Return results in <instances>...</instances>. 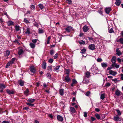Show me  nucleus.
<instances>
[{"label":"nucleus","instance_id":"nucleus-64","mask_svg":"<svg viewBox=\"0 0 123 123\" xmlns=\"http://www.w3.org/2000/svg\"><path fill=\"white\" fill-rule=\"evenodd\" d=\"M120 75L121 76V79L122 80H123V74H121Z\"/></svg>","mask_w":123,"mask_h":123},{"label":"nucleus","instance_id":"nucleus-6","mask_svg":"<svg viewBox=\"0 0 123 123\" xmlns=\"http://www.w3.org/2000/svg\"><path fill=\"white\" fill-rule=\"evenodd\" d=\"M109 73L110 74L112 75L113 76H115L117 73L116 71L112 70H110L109 71Z\"/></svg>","mask_w":123,"mask_h":123},{"label":"nucleus","instance_id":"nucleus-44","mask_svg":"<svg viewBox=\"0 0 123 123\" xmlns=\"http://www.w3.org/2000/svg\"><path fill=\"white\" fill-rule=\"evenodd\" d=\"M48 70L52 71V68L51 67L49 66L47 67Z\"/></svg>","mask_w":123,"mask_h":123},{"label":"nucleus","instance_id":"nucleus-9","mask_svg":"<svg viewBox=\"0 0 123 123\" xmlns=\"http://www.w3.org/2000/svg\"><path fill=\"white\" fill-rule=\"evenodd\" d=\"M111 11V9L110 7H106L105 9V11L106 13L108 14Z\"/></svg>","mask_w":123,"mask_h":123},{"label":"nucleus","instance_id":"nucleus-32","mask_svg":"<svg viewBox=\"0 0 123 123\" xmlns=\"http://www.w3.org/2000/svg\"><path fill=\"white\" fill-rule=\"evenodd\" d=\"M79 43L80 44H85V42L83 40H80V41H79Z\"/></svg>","mask_w":123,"mask_h":123},{"label":"nucleus","instance_id":"nucleus-15","mask_svg":"<svg viewBox=\"0 0 123 123\" xmlns=\"http://www.w3.org/2000/svg\"><path fill=\"white\" fill-rule=\"evenodd\" d=\"M72 83L71 84V86L72 87H73L74 85L77 83V81L75 79H73L72 80Z\"/></svg>","mask_w":123,"mask_h":123},{"label":"nucleus","instance_id":"nucleus-28","mask_svg":"<svg viewBox=\"0 0 123 123\" xmlns=\"http://www.w3.org/2000/svg\"><path fill=\"white\" fill-rule=\"evenodd\" d=\"M5 52L4 55L5 56H8L9 55L10 51L9 50H6V51Z\"/></svg>","mask_w":123,"mask_h":123},{"label":"nucleus","instance_id":"nucleus-10","mask_svg":"<svg viewBox=\"0 0 123 123\" xmlns=\"http://www.w3.org/2000/svg\"><path fill=\"white\" fill-rule=\"evenodd\" d=\"M86 77H85L83 81H82V83L84 84H87L88 83H89V81L88 79H86Z\"/></svg>","mask_w":123,"mask_h":123},{"label":"nucleus","instance_id":"nucleus-22","mask_svg":"<svg viewBox=\"0 0 123 123\" xmlns=\"http://www.w3.org/2000/svg\"><path fill=\"white\" fill-rule=\"evenodd\" d=\"M101 66L104 68H106L107 66V64L104 62L102 63H101Z\"/></svg>","mask_w":123,"mask_h":123},{"label":"nucleus","instance_id":"nucleus-60","mask_svg":"<svg viewBox=\"0 0 123 123\" xmlns=\"http://www.w3.org/2000/svg\"><path fill=\"white\" fill-rule=\"evenodd\" d=\"M2 123H10L9 121H3Z\"/></svg>","mask_w":123,"mask_h":123},{"label":"nucleus","instance_id":"nucleus-8","mask_svg":"<svg viewBox=\"0 0 123 123\" xmlns=\"http://www.w3.org/2000/svg\"><path fill=\"white\" fill-rule=\"evenodd\" d=\"M18 83L19 85L21 86H23L24 85V82L22 80H20L18 81Z\"/></svg>","mask_w":123,"mask_h":123},{"label":"nucleus","instance_id":"nucleus-46","mask_svg":"<svg viewBox=\"0 0 123 123\" xmlns=\"http://www.w3.org/2000/svg\"><path fill=\"white\" fill-rule=\"evenodd\" d=\"M15 29L17 31H18L19 30V26L16 25L15 26Z\"/></svg>","mask_w":123,"mask_h":123},{"label":"nucleus","instance_id":"nucleus-47","mask_svg":"<svg viewBox=\"0 0 123 123\" xmlns=\"http://www.w3.org/2000/svg\"><path fill=\"white\" fill-rule=\"evenodd\" d=\"M51 38V37L50 36H49L48 38L47 39V43L49 44V40Z\"/></svg>","mask_w":123,"mask_h":123},{"label":"nucleus","instance_id":"nucleus-12","mask_svg":"<svg viewBox=\"0 0 123 123\" xmlns=\"http://www.w3.org/2000/svg\"><path fill=\"white\" fill-rule=\"evenodd\" d=\"M89 29V28L86 25H85L83 28V30L84 32H86Z\"/></svg>","mask_w":123,"mask_h":123},{"label":"nucleus","instance_id":"nucleus-5","mask_svg":"<svg viewBox=\"0 0 123 123\" xmlns=\"http://www.w3.org/2000/svg\"><path fill=\"white\" fill-rule=\"evenodd\" d=\"M95 45L94 44H91L89 45L88 48L91 50H93L95 49Z\"/></svg>","mask_w":123,"mask_h":123},{"label":"nucleus","instance_id":"nucleus-30","mask_svg":"<svg viewBox=\"0 0 123 123\" xmlns=\"http://www.w3.org/2000/svg\"><path fill=\"white\" fill-rule=\"evenodd\" d=\"M39 7L41 9H42L44 8V6L42 4H39L38 5Z\"/></svg>","mask_w":123,"mask_h":123},{"label":"nucleus","instance_id":"nucleus-63","mask_svg":"<svg viewBox=\"0 0 123 123\" xmlns=\"http://www.w3.org/2000/svg\"><path fill=\"white\" fill-rule=\"evenodd\" d=\"M95 111L97 112H98L100 111L99 109L98 108H96L95 109Z\"/></svg>","mask_w":123,"mask_h":123},{"label":"nucleus","instance_id":"nucleus-3","mask_svg":"<svg viewBox=\"0 0 123 123\" xmlns=\"http://www.w3.org/2000/svg\"><path fill=\"white\" fill-rule=\"evenodd\" d=\"M6 86L5 85L3 84H1L0 85V92H2L3 91V89L5 88Z\"/></svg>","mask_w":123,"mask_h":123},{"label":"nucleus","instance_id":"nucleus-27","mask_svg":"<svg viewBox=\"0 0 123 123\" xmlns=\"http://www.w3.org/2000/svg\"><path fill=\"white\" fill-rule=\"evenodd\" d=\"M121 93V92L119 91V90H117L116 91L115 93L116 95L119 96Z\"/></svg>","mask_w":123,"mask_h":123},{"label":"nucleus","instance_id":"nucleus-29","mask_svg":"<svg viewBox=\"0 0 123 123\" xmlns=\"http://www.w3.org/2000/svg\"><path fill=\"white\" fill-rule=\"evenodd\" d=\"M23 53V51L22 49H20L18 51V54L19 55H21Z\"/></svg>","mask_w":123,"mask_h":123},{"label":"nucleus","instance_id":"nucleus-58","mask_svg":"<svg viewBox=\"0 0 123 123\" xmlns=\"http://www.w3.org/2000/svg\"><path fill=\"white\" fill-rule=\"evenodd\" d=\"M87 116V113L86 112H84V116L85 117H86Z\"/></svg>","mask_w":123,"mask_h":123},{"label":"nucleus","instance_id":"nucleus-16","mask_svg":"<svg viewBox=\"0 0 123 123\" xmlns=\"http://www.w3.org/2000/svg\"><path fill=\"white\" fill-rule=\"evenodd\" d=\"M6 92L8 94L10 95L13 94L14 93V92L12 90L10 91L8 89L6 90Z\"/></svg>","mask_w":123,"mask_h":123},{"label":"nucleus","instance_id":"nucleus-36","mask_svg":"<svg viewBox=\"0 0 123 123\" xmlns=\"http://www.w3.org/2000/svg\"><path fill=\"white\" fill-rule=\"evenodd\" d=\"M60 67V66H56L55 68L54 69V71H56L57 70L59 69Z\"/></svg>","mask_w":123,"mask_h":123},{"label":"nucleus","instance_id":"nucleus-21","mask_svg":"<svg viewBox=\"0 0 123 123\" xmlns=\"http://www.w3.org/2000/svg\"><path fill=\"white\" fill-rule=\"evenodd\" d=\"M121 3V1L120 0H117L115 4L117 6H119Z\"/></svg>","mask_w":123,"mask_h":123},{"label":"nucleus","instance_id":"nucleus-25","mask_svg":"<svg viewBox=\"0 0 123 123\" xmlns=\"http://www.w3.org/2000/svg\"><path fill=\"white\" fill-rule=\"evenodd\" d=\"M46 63L45 62H43V63L42 67L43 68L45 69L46 68Z\"/></svg>","mask_w":123,"mask_h":123},{"label":"nucleus","instance_id":"nucleus-18","mask_svg":"<svg viewBox=\"0 0 123 123\" xmlns=\"http://www.w3.org/2000/svg\"><path fill=\"white\" fill-rule=\"evenodd\" d=\"M70 80L71 79L70 78L67 76L65 77V80L64 81L66 82H69Z\"/></svg>","mask_w":123,"mask_h":123},{"label":"nucleus","instance_id":"nucleus-26","mask_svg":"<svg viewBox=\"0 0 123 123\" xmlns=\"http://www.w3.org/2000/svg\"><path fill=\"white\" fill-rule=\"evenodd\" d=\"M85 74L86 75V77L87 78H88L90 76V73L89 72H87L85 73Z\"/></svg>","mask_w":123,"mask_h":123},{"label":"nucleus","instance_id":"nucleus-55","mask_svg":"<svg viewBox=\"0 0 123 123\" xmlns=\"http://www.w3.org/2000/svg\"><path fill=\"white\" fill-rule=\"evenodd\" d=\"M32 42L34 43H36L37 41V39H33L32 40Z\"/></svg>","mask_w":123,"mask_h":123},{"label":"nucleus","instance_id":"nucleus-33","mask_svg":"<svg viewBox=\"0 0 123 123\" xmlns=\"http://www.w3.org/2000/svg\"><path fill=\"white\" fill-rule=\"evenodd\" d=\"M11 64V62H9L7 64L6 66V68H8Z\"/></svg>","mask_w":123,"mask_h":123},{"label":"nucleus","instance_id":"nucleus-34","mask_svg":"<svg viewBox=\"0 0 123 123\" xmlns=\"http://www.w3.org/2000/svg\"><path fill=\"white\" fill-rule=\"evenodd\" d=\"M117 42H120L121 43L123 44V38H121L118 40H117Z\"/></svg>","mask_w":123,"mask_h":123},{"label":"nucleus","instance_id":"nucleus-41","mask_svg":"<svg viewBox=\"0 0 123 123\" xmlns=\"http://www.w3.org/2000/svg\"><path fill=\"white\" fill-rule=\"evenodd\" d=\"M108 32L110 33H111L114 32L113 29L112 28H111L109 30Z\"/></svg>","mask_w":123,"mask_h":123},{"label":"nucleus","instance_id":"nucleus-59","mask_svg":"<svg viewBox=\"0 0 123 123\" xmlns=\"http://www.w3.org/2000/svg\"><path fill=\"white\" fill-rule=\"evenodd\" d=\"M14 42L16 43L17 44H18V45H19L20 44L18 42V41L16 39H15L14 41Z\"/></svg>","mask_w":123,"mask_h":123},{"label":"nucleus","instance_id":"nucleus-7","mask_svg":"<svg viewBox=\"0 0 123 123\" xmlns=\"http://www.w3.org/2000/svg\"><path fill=\"white\" fill-rule=\"evenodd\" d=\"M100 98L101 99L103 100L105 98V94L103 93V91L101 92L100 93Z\"/></svg>","mask_w":123,"mask_h":123},{"label":"nucleus","instance_id":"nucleus-37","mask_svg":"<svg viewBox=\"0 0 123 123\" xmlns=\"http://www.w3.org/2000/svg\"><path fill=\"white\" fill-rule=\"evenodd\" d=\"M86 51V50L85 49H83L81 50L80 53L82 54L84 53Z\"/></svg>","mask_w":123,"mask_h":123},{"label":"nucleus","instance_id":"nucleus-57","mask_svg":"<svg viewBox=\"0 0 123 123\" xmlns=\"http://www.w3.org/2000/svg\"><path fill=\"white\" fill-rule=\"evenodd\" d=\"M68 3L69 4H71L72 3V1L71 0H66Z\"/></svg>","mask_w":123,"mask_h":123},{"label":"nucleus","instance_id":"nucleus-11","mask_svg":"<svg viewBox=\"0 0 123 123\" xmlns=\"http://www.w3.org/2000/svg\"><path fill=\"white\" fill-rule=\"evenodd\" d=\"M57 118L58 120L62 122L63 120V118L61 116L59 115L57 116Z\"/></svg>","mask_w":123,"mask_h":123},{"label":"nucleus","instance_id":"nucleus-23","mask_svg":"<svg viewBox=\"0 0 123 123\" xmlns=\"http://www.w3.org/2000/svg\"><path fill=\"white\" fill-rule=\"evenodd\" d=\"M59 93L61 95H62L64 94V90L63 89H60L59 90Z\"/></svg>","mask_w":123,"mask_h":123},{"label":"nucleus","instance_id":"nucleus-13","mask_svg":"<svg viewBox=\"0 0 123 123\" xmlns=\"http://www.w3.org/2000/svg\"><path fill=\"white\" fill-rule=\"evenodd\" d=\"M114 120L115 121H120L121 120V118L118 116H115L114 117Z\"/></svg>","mask_w":123,"mask_h":123},{"label":"nucleus","instance_id":"nucleus-39","mask_svg":"<svg viewBox=\"0 0 123 123\" xmlns=\"http://www.w3.org/2000/svg\"><path fill=\"white\" fill-rule=\"evenodd\" d=\"M116 111L117 114V115L118 116H120L121 115V113L120 111L119 110H117Z\"/></svg>","mask_w":123,"mask_h":123},{"label":"nucleus","instance_id":"nucleus-14","mask_svg":"<svg viewBox=\"0 0 123 123\" xmlns=\"http://www.w3.org/2000/svg\"><path fill=\"white\" fill-rule=\"evenodd\" d=\"M30 70L31 72L33 73H35V69L34 67L33 66H32L30 67Z\"/></svg>","mask_w":123,"mask_h":123},{"label":"nucleus","instance_id":"nucleus-2","mask_svg":"<svg viewBox=\"0 0 123 123\" xmlns=\"http://www.w3.org/2000/svg\"><path fill=\"white\" fill-rule=\"evenodd\" d=\"M65 30L68 32H69L73 31L74 29L73 27H71L70 26H68L67 27Z\"/></svg>","mask_w":123,"mask_h":123},{"label":"nucleus","instance_id":"nucleus-50","mask_svg":"<svg viewBox=\"0 0 123 123\" xmlns=\"http://www.w3.org/2000/svg\"><path fill=\"white\" fill-rule=\"evenodd\" d=\"M54 53V50H51L50 51V54L51 55H53V54Z\"/></svg>","mask_w":123,"mask_h":123},{"label":"nucleus","instance_id":"nucleus-35","mask_svg":"<svg viewBox=\"0 0 123 123\" xmlns=\"http://www.w3.org/2000/svg\"><path fill=\"white\" fill-rule=\"evenodd\" d=\"M30 33V29L28 28H27L26 29V31L25 32V34H28Z\"/></svg>","mask_w":123,"mask_h":123},{"label":"nucleus","instance_id":"nucleus-62","mask_svg":"<svg viewBox=\"0 0 123 123\" xmlns=\"http://www.w3.org/2000/svg\"><path fill=\"white\" fill-rule=\"evenodd\" d=\"M58 57V55L56 54L55 55V56H54V58L55 59H56Z\"/></svg>","mask_w":123,"mask_h":123},{"label":"nucleus","instance_id":"nucleus-1","mask_svg":"<svg viewBox=\"0 0 123 123\" xmlns=\"http://www.w3.org/2000/svg\"><path fill=\"white\" fill-rule=\"evenodd\" d=\"M98 69V68L97 67L96 65H93L91 68L90 69V70L92 72H95L97 71Z\"/></svg>","mask_w":123,"mask_h":123},{"label":"nucleus","instance_id":"nucleus-61","mask_svg":"<svg viewBox=\"0 0 123 123\" xmlns=\"http://www.w3.org/2000/svg\"><path fill=\"white\" fill-rule=\"evenodd\" d=\"M90 92L89 91H88L86 92V96H88L89 95V94H90Z\"/></svg>","mask_w":123,"mask_h":123},{"label":"nucleus","instance_id":"nucleus-51","mask_svg":"<svg viewBox=\"0 0 123 123\" xmlns=\"http://www.w3.org/2000/svg\"><path fill=\"white\" fill-rule=\"evenodd\" d=\"M97 61L98 62H100L102 61V59L101 58H98L97 59Z\"/></svg>","mask_w":123,"mask_h":123},{"label":"nucleus","instance_id":"nucleus-54","mask_svg":"<svg viewBox=\"0 0 123 123\" xmlns=\"http://www.w3.org/2000/svg\"><path fill=\"white\" fill-rule=\"evenodd\" d=\"M31 9L32 10H34L35 9V6L33 5H31Z\"/></svg>","mask_w":123,"mask_h":123},{"label":"nucleus","instance_id":"nucleus-24","mask_svg":"<svg viewBox=\"0 0 123 123\" xmlns=\"http://www.w3.org/2000/svg\"><path fill=\"white\" fill-rule=\"evenodd\" d=\"M35 100L34 99H32L31 98L29 99L27 101L28 102H30V103H33L35 101Z\"/></svg>","mask_w":123,"mask_h":123},{"label":"nucleus","instance_id":"nucleus-43","mask_svg":"<svg viewBox=\"0 0 123 123\" xmlns=\"http://www.w3.org/2000/svg\"><path fill=\"white\" fill-rule=\"evenodd\" d=\"M24 21L26 24H28L30 23L28 19L26 18H24Z\"/></svg>","mask_w":123,"mask_h":123},{"label":"nucleus","instance_id":"nucleus-45","mask_svg":"<svg viewBox=\"0 0 123 123\" xmlns=\"http://www.w3.org/2000/svg\"><path fill=\"white\" fill-rule=\"evenodd\" d=\"M53 60L52 59L50 58L49 59L48 62L49 63H52L53 61Z\"/></svg>","mask_w":123,"mask_h":123},{"label":"nucleus","instance_id":"nucleus-48","mask_svg":"<svg viewBox=\"0 0 123 123\" xmlns=\"http://www.w3.org/2000/svg\"><path fill=\"white\" fill-rule=\"evenodd\" d=\"M43 32V31L42 29H39V32L40 33H42Z\"/></svg>","mask_w":123,"mask_h":123},{"label":"nucleus","instance_id":"nucleus-40","mask_svg":"<svg viewBox=\"0 0 123 123\" xmlns=\"http://www.w3.org/2000/svg\"><path fill=\"white\" fill-rule=\"evenodd\" d=\"M65 71L67 76L68 75L69 73V69H66L65 70Z\"/></svg>","mask_w":123,"mask_h":123},{"label":"nucleus","instance_id":"nucleus-31","mask_svg":"<svg viewBox=\"0 0 123 123\" xmlns=\"http://www.w3.org/2000/svg\"><path fill=\"white\" fill-rule=\"evenodd\" d=\"M16 58H12L10 62H11V65L14 63V62L15 61Z\"/></svg>","mask_w":123,"mask_h":123},{"label":"nucleus","instance_id":"nucleus-19","mask_svg":"<svg viewBox=\"0 0 123 123\" xmlns=\"http://www.w3.org/2000/svg\"><path fill=\"white\" fill-rule=\"evenodd\" d=\"M116 57L115 56H113L111 59V61L113 63L116 62Z\"/></svg>","mask_w":123,"mask_h":123},{"label":"nucleus","instance_id":"nucleus-20","mask_svg":"<svg viewBox=\"0 0 123 123\" xmlns=\"http://www.w3.org/2000/svg\"><path fill=\"white\" fill-rule=\"evenodd\" d=\"M30 46L32 49L34 48L35 47V44L32 43H30Z\"/></svg>","mask_w":123,"mask_h":123},{"label":"nucleus","instance_id":"nucleus-42","mask_svg":"<svg viewBox=\"0 0 123 123\" xmlns=\"http://www.w3.org/2000/svg\"><path fill=\"white\" fill-rule=\"evenodd\" d=\"M29 92V90L28 89H26V90L24 91V93L25 95H27Z\"/></svg>","mask_w":123,"mask_h":123},{"label":"nucleus","instance_id":"nucleus-52","mask_svg":"<svg viewBox=\"0 0 123 123\" xmlns=\"http://www.w3.org/2000/svg\"><path fill=\"white\" fill-rule=\"evenodd\" d=\"M27 105H28L32 107L34 106V104H32L31 103H28L26 104Z\"/></svg>","mask_w":123,"mask_h":123},{"label":"nucleus","instance_id":"nucleus-38","mask_svg":"<svg viewBox=\"0 0 123 123\" xmlns=\"http://www.w3.org/2000/svg\"><path fill=\"white\" fill-rule=\"evenodd\" d=\"M95 116L98 119H100V116L98 114H95Z\"/></svg>","mask_w":123,"mask_h":123},{"label":"nucleus","instance_id":"nucleus-56","mask_svg":"<svg viewBox=\"0 0 123 123\" xmlns=\"http://www.w3.org/2000/svg\"><path fill=\"white\" fill-rule=\"evenodd\" d=\"M116 54L118 56H120L122 54V53L120 51L117 53Z\"/></svg>","mask_w":123,"mask_h":123},{"label":"nucleus","instance_id":"nucleus-49","mask_svg":"<svg viewBox=\"0 0 123 123\" xmlns=\"http://www.w3.org/2000/svg\"><path fill=\"white\" fill-rule=\"evenodd\" d=\"M47 77L49 79H51V76L50 74L49 73L47 74Z\"/></svg>","mask_w":123,"mask_h":123},{"label":"nucleus","instance_id":"nucleus-53","mask_svg":"<svg viewBox=\"0 0 123 123\" xmlns=\"http://www.w3.org/2000/svg\"><path fill=\"white\" fill-rule=\"evenodd\" d=\"M111 85V84L109 83H106L105 86L106 87H108Z\"/></svg>","mask_w":123,"mask_h":123},{"label":"nucleus","instance_id":"nucleus-17","mask_svg":"<svg viewBox=\"0 0 123 123\" xmlns=\"http://www.w3.org/2000/svg\"><path fill=\"white\" fill-rule=\"evenodd\" d=\"M7 23L8 26L12 25H14L13 22L11 21H9L7 22Z\"/></svg>","mask_w":123,"mask_h":123},{"label":"nucleus","instance_id":"nucleus-4","mask_svg":"<svg viewBox=\"0 0 123 123\" xmlns=\"http://www.w3.org/2000/svg\"><path fill=\"white\" fill-rule=\"evenodd\" d=\"M69 111L70 113L71 114L74 113L76 111V110L75 108L72 107H70Z\"/></svg>","mask_w":123,"mask_h":123}]
</instances>
